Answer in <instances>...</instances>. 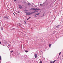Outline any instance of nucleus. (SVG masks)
Wrapping results in <instances>:
<instances>
[{
	"mask_svg": "<svg viewBox=\"0 0 63 63\" xmlns=\"http://www.w3.org/2000/svg\"><path fill=\"white\" fill-rule=\"evenodd\" d=\"M34 57H35L36 58H37V54H35V55H34Z\"/></svg>",
	"mask_w": 63,
	"mask_h": 63,
	"instance_id": "4",
	"label": "nucleus"
},
{
	"mask_svg": "<svg viewBox=\"0 0 63 63\" xmlns=\"http://www.w3.org/2000/svg\"><path fill=\"white\" fill-rule=\"evenodd\" d=\"M60 26V25H58L57 26H56V28H57L58 29L59 28V27Z\"/></svg>",
	"mask_w": 63,
	"mask_h": 63,
	"instance_id": "3",
	"label": "nucleus"
},
{
	"mask_svg": "<svg viewBox=\"0 0 63 63\" xmlns=\"http://www.w3.org/2000/svg\"><path fill=\"white\" fill-rule=\"evenodd\" d=\"M3 18H7V19H8L9 18L8 17L6 16H4L3 17Z\"/></svg>",
	"mask_w": 63,
	"mask_h": 63,
	"instance_id": "2",
	"label": "nucleus"
},
{
	"mask_svg": "<svg viewBox=\"0 0 63 63\" xmlns=\"http://www.w3.org/2000/svg\"><path fill=\"white\" fill-rule=\"evenodd\" d=\"M13 14H14V16H15V14L14 13H13Z\"/></svg>",
	"mask_w": 63,
	"mask_h": 63,
	"instance_id": "29",
	"label": "nucleus"
},
{
	"mask_svg": "<svg viewBox=\"0 0 63 63\" xmlns=\"http://www.w3.org/2000/svg\"><path fill=\"white\" fill-rule=\"evenodd\" d=\"M14 0L15 1H16V0Z\"/></svg>",
	"mask_w": 63,
	"mask_h": 63,
	"instance_id": "28",
	"label": "nucleus"
},
{
	"mask_svg": "<svg viewBox=\"0 0 63 63\" xmlns=\"http://www.w3.org/2000/svg\"><path fill=\"white\" fill-rule=\"evenodd\" d=\"M61 52H60L59 53V55H60V54H61Z\"/></svg>",
	"mask_w": 63,
	"mask_h": 63,
	"instance_id": "20",
	"label": "nucleus"
},
{
	"mask_svg": "<svg viewBox=\"0 0 63 63\" xmlns=\"http://www.w3.org/2000/svg\"><path fill=\"white\" fill-rule=\"evenodd\" d=\"M49 47H51V44H49Z\"/></svg>",
	"mask_w": 63,
	"mask_h": 63,
	"instance_id": "6",
	"label": "nucleus"
},
{
	"mask_svg": "<svg viewBox=\"0 0 63 63\" xmlns=\"http://www.w3.org/2000/svg\"><path fill=\"white\" fill-rule=\"evenodd\" d=\"M40 5L41 6H42V4H40Z\"/></svg>",
	"mask_w": 63,
	"mask_h": 63,
	"instance_id": "21",
	"label": "nucleus"
},
{
	"mask_svg": "<svg viewBox=\"0 0 63 63\" xmlns=\"http://www.w3.org/2000/svg\"><path fill=\"white\" fill-rule=\"evenodd\" d=\"M48 3H47L46 4H47V5H48Z\"/></svg>",
	"mask_w": 63,
	"mask_h": 63,
	"instance_id": "25",
	"label": "nucleus"
},
{
	"mask_svg": "<svg viewBox=\"0 0 63 63\" xmlns=\"http://www.w3.org/2000/svg\"><path fill=\"white\" fill-rule=\"evenodd\" d=\"M23 11L24 12H25V11H28V10H27L25 9V10H24Z\"/></svg>",
	"mask_w": 63,
	"mask_h": 63,
	"instance_id": "10",
	"label": "nucleus"
},
{
	"mask_svg": "<svg viewBox=\"0 0 63 63\" xmlns=\"http://www.w3.org/2000/svg\"><path fill=\"white\" fill-rule=\"evenodd\" d=\"M31 9H32V10H33L34 9V8H32Z\"/></svg>",
	"mask_w": 63,
	"mask_h": 63,
	"instance_id": "24",
	"label": "nucleus"
},
{
	"mask_svg": "<svg viewBox=\"0 0 63 63\" xmlns=\"http://www.w3.org/2000/svg\"><path fill=\"white\" fill-rule=\"evenodd\" d=\"M36 11H34L30 13H29V12L28 13H26V15L28 16H30V15H32V14H34V13H36Z\"/></svg>",
	"mask_w": 63,
	"mask_h": 63,
	"instance_id": "1",
	"label": "nucleus"
},
{
	"mask_svg": "<svg viewBox=\"0 0 63 63\" xmlns=\"http://www.w3.org/2000/svg\"><path fill=\"white\" fill-rule=\"evenodd\" d=\"M30 18H31V17H29V18L27 19V20H28V19H30Z\"/></svg>",
	"mask_w": 63,
	"mask_h": 63,
	"instance_id": "11",
	"label": "nucleus"
},
{
	"mask_svg": "<svg viewBox=\"0 0 63 63\" xmlns=\"http://www.w3.org/2000/svg\"><path fill=\"white\" fill-rule=\"evenodd\" d=\"M24 22L25 24H26V21H24Z\"/></svg>",
	"mask_w": 63,
	"mask_h": 63,
	"instance_id": "13",
	"label": "nucleus"
},
{
	"mask_svg": "<svg viewBox=\"0 0 63 63\" xmlns=\"http://www.w3.org/2000/svg\"><path fill=\"white\" fill-rule=\"evenodd\" d=\"M56 61V60H54L53 62V63H54Z\"/></svg>",
	"mask_w": 63,
	"mask_h": 63,
	"instance_id": "17",
	"label": "nucleus"
},
{
	"mask_svg": "<svg viewBox=\"0 0 63 63\" xmlns=\"http://www.w3.org/2000/svg\"><path fill=\"white\" fill-rule=\"evenodd\" d=\"M25 52H27H27H28V51L26 50L25 51Z\"/></svg>",
	"mask_w": 63,
	"mask_h": 63,
	"instance_id": "15",
	"label": "nucleus"
},
{
	"mask_svg": "<svg viewBox=\"0 0 63 63\" xmlns=\"http://www.w3.org/2000/svg\"><path fill=\"white\" fill-rule=\"evenodd\" d=\"M50 63H52V62L51 61H50Z\"/></svg>",
	"mask_w": 63,
	"mask_h": 63,
	"instance_id": "23",
	"label": "nucleus"
},
{
	"mask_svg": "<svg viewBox=\"0 0 63 63\" xmlns=\"http://www.w3.org/2000/svg\"><path fill=\"white\" fill-rule=\"evenodd\" d=\"M18 13H19H19H20V12L19 11L18 12Z\"/></svg>",
	"mask_w": 63,
	"mask_h": 63,
	"instance_id": "26",
	"label": "nucleus"
},
{
	"mask_svg": "<svg viewBox=\"0 0 63 63\" xmlns=\"http://www.w3.org/2000/svg\"><path fill=\"white\" fill-rule=\"evenodd\" d=\"M39 14H40V13H37V14H36L35 15H39Z\"/></svg>",
	"mask_w": 63,
	"mask_h": 63,
	"instance_id": "12",
	"label": "nucleus"
},
{
	"mask_svg": "<svg viewBox=\"0 0 63 63\" xmlns=\"http://www.w3.org/2000/svg\"><path fill=\"white\" fill-rule=\"evenodd\" d=\"M1 44V42H0V44Z\"/></svg>",
	"mask_w": 63,
	"mask_h": 63,
	"instance_id": "30",
	"label": "nucleus"
},
{
	"mask_svg": "<svg viewBox=\"0 0 63 63\" xmlns=\"http://www.w3.org/2000/svg\"><path fill=\"white\" fill-rule=\"evenodd\" d=\"M39 63H42V61H40V62Z\"/></svg>",
	"mask_w": 63,
	"mask_h": 63,
	"instance_id": "19",
	"label": "nucleus"
},
{
	"mask_svg": "<svg viewBox=\"0 0 63 63\" xmlns=\"http://www.w3.org/2000/svg\"><path fill=\"white\" fill-rule=\"evenodd\" d=\"M43 4H44V3H43Z\"/></svg>",
	"mask_w": 63,
	"mask_h": 63,
	"instance_id": "32",
	"label": "nucleus"
},
{
	"mask_svg": "<svg viewBox=\"0 0 63 63\" xmlns=\"http://www.w3.org/2000/svg\"><path fill=\"white\" fill-rule=\"evenodd\" d=\"M1 30H3V27H1Z\"/></svg>",
	"mask_w": 63,
	"mask_h": 63,
	"instance_id": "7",
	"label": "nucleus"
},
{
	"mask_svg": "<svg viewBox=\"0 0 63 63\" xmlns=\"http://www.w3.org/2000/svg\"><path fill=\"white\" fill-rule=\"evenodd\" d=\"M55 31H54L53 32V34H55Z\"/></svg>",
	"mask_w": 63,
	"mask_h": 63,
	"instance_id": "9",
	"label": "nucleus"
},
{
	"mask_svg": "<svg viewBox=\"0 0 63 63\" xmlns=\"http://www.w3.org/2000/svg\"><path fill=\"white\" fill-rule=\"evenodd\" d=\"M13 52V50L11 51V52Z\"/></svg>",
	"mask_w": 63,
	"mask_h": 63,
	"instance_id": "27",
	"label": "nucleus"
},
{
	"mask_svg": "<svg viewBox=\"0 0 63 63\" xmlns=\"http://www.w3.org/2000/svg\"><path fill=\"white\" fill-rule=\"evenodd\" d=\"M19 25H21V24H20V23H19Z\"/></svg>",
	"mask_w": 63,
	"mask_h": 63,
	"instance_id": "22",
	"label": "nucleus"
},
{
	"mask_svg": "<svg viewBox=\"0 0 63 63\" xmlns=\"http://www.w3.org/2000/svg\"><path fill=\"white\" fill-rule=\"evenodd\" d=\"M37 11H39V9H37Z\"/></svg>",
	"mask_w": 63,
	"mask_h": 63,
	"instance_id": "31",
	"label": "nucleus"
},
{
	"mask_svg": "<svg viewBox=\"0 0 63 63\" xmlns=\"http://www.w3.org/2000/svg\"><path fill=\"white\" fill-rule=\"evenodd\" d=\"M19 9H21L22 8V6L21 5H19Z\"/></svg>",
	"mask_w": 63,
	"mask_h": 63,
	"instance_id": "5",
	"label": "nucleus"
},
{
	"mask_svg": "<svg viewBox=\"0 0 63 63\" xmlns=\"http://www.w3.org/2000/svg\"><path fill=\"white\" fill-rule=\"evenodd\" d=\"M1 60V56H0V60Z\"/></svg>",
	"mask_w": 63,
	"mask_h": 63,
	"instance_id": "16",
	"label": "nucleus"
},
{
	"mask_svg": "<svg viewBox=\"0 0 63 63\" xmlns=\"http://www.w3.org/2000/svg\"><path fill=\"white\" fill-rule=\"evenodd\" d=\"M28 5L29 6H30V5H31V4L30 3H29V2H28Z\"/></svg>",
	"mask_w": 63,
	"mask_h": 63,
	"instance_id": "8",
	"label": "nucleus"
},
{
	"mask_svg": "<svg viewBox=\"0 0 63 63\" xmlns=\"http://www.w3.org/2000/svg\"><path fill=\"white\" fill-rule=\"evenodd\" d=\"M25 13H28V12H25Z\"/></svg>",
	"mask_w": 63,
	"mask_h": 63,
	"instance_id": "18",
	"label": "nucleus"
},
{
	"mask_svg": "<svg viewBox=\"0 0 63 63\" xmlns=\"http://www.w3.org/2000/svg\"><path fill=\"white\" fill-rule=\"evenodd\" d=\"M34 17H37V16L36 15H35L34 16Z\"/></svg>",
	"mask_w": 63,
	"mask_h": 63,
	"instance_id": "14",
	"label": "nucleus"
}]
</instances>
